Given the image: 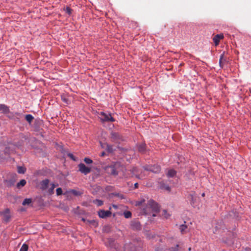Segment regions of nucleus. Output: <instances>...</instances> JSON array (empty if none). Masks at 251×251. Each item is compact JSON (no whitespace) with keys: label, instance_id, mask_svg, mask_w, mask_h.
<instances>
[{"label":"nucleus","instance_id":"4468645a","mask_svg":"<svg viewBox=\"0 0 251 251\" xmlns=\"http://www.w3.org/2000/svg\"><path fill=\"white\" fill-rule=\"evenodd\" d=\"M138 150L139 152L144 153L146 151V146L145 143H142L138 145Z\"/></svg>","mask_w":251,"mask_h":251},{"label":"nucleus","instance_id":"c9c22d12","mask_svg":"<svg viewBox=\"0 0 251 251\" xmlns=\"http://www.w3.org/2000/svg\"><path fill=\"white\" fill-rule=\"evenodd\" d=\"M62 100L65 102H66V103H68V100L65 98H63V97H62Z\"/></svg>","mask_w":251,"mask_h":251},{"label":"nucleus","instance_id":"a211bd4d","mask_svg":"<svg viewBox=\"0 0 251 251\" xmlns=\"http://www.w3.org/2000/svg\"><path fill=\"white\" fill-rule=\"evenodd\" d=\"M225 52H223L220 55L219 59V64L221 67H223L224 62L226 61V59L224 58Z\"/></svg>","mask_w":251,"mask_h":251},{"label":"nucleus","instance_id":"412c9836","mask_svg":"<svg viewBox=\"0 0 251 251\" xmlns=\"http://www.w3.org/2000/svg\"><path fill=\"white\" fill-rule=\"evenodd\" d=\"M4 154H5V156H4L3 155V154L2 153H1L0 154V155L1 156V158H5L6 157V156H8V154L10 153V150H9V148H5V149L4 151Z\"/></svg>","mask_w":251,"mask_h":251},{"label":"nucleus","instance_id":"2f4dec72","mask_svg":"<svg viewBox=\"0 0 251 251\" xmlns=\"http://www.w3.org/2000/svg\"><path fill=\"white\" fill-rule=\"evenodd\" d=\"M145 202V200L143 199L140 201H137L136 202V206H140L142 205L143 203H144Z\"/></svg>","mask_w":251,"mask_h":251},{"label":"nucleus","instance_id":"58836bf2","mask_svg":"<svg viewBox=\"0 0 251 251\" xmlns=\"http://www.w3.org/2000/svg\"><path fill=\"white\" fill-rule=\"evenodd\" d=\"M68 156H69L70 158H72L73 160H75V158H74V156H73V155L72 154H70H70H68Z\"/></svg>","mask_w":251,"mask_h":251},{"label":"nucleus","instance_id":"a19ab883","mask_svg":"<svg viewBox=\"0 0 251 251\" xmlns=\"http://www.w3.org/2000/svg\"><path fill=\"white\" fill-rule=\"evenodd\" d=\"M134 187H135V188H137L138 187V184L137 183H135L134 184Z\"/></svg>","mask_w":251,"mask_h":251},{"label":"nucleus","instance_id":"39448f33","mask_svg":"<svg viewBox=\"0 0 251 251\" xmlns=\"http://www.w3.org/2000/svg\"><path fill=\"white\" fill-rule=\"evenodd\" d=\"M145 170L152 172L154 173H158L160 171V167L158 165L147 166L144 167Z\"/></svg>","mask_w":251,"mask_h":251},{"label":"nucleus","instance_id":"bb28decb","mask_svg":"<svg viewBox=\"0 0 251 251\" xmlns=\"http://www.w3.org/2000/svg\"><path fill=\"white\" fill-rule=\"evenodd\" d=\"M25 172V169L24 167L19 166L18 167V172L19 174H24Z\"/></svg>","mask_w":251,"mask_h":251},{"label":"nucleus","instance_id":"423d86ee","mask_svg":"<svg viewBox=\"0 0 251 251\" xmlns=\"http://www.w3.org/2000/svg\"><path fill=\"white\" fill-rule=\"evenodd\" d=\"M78 167L79 171L84 175H87L91 172V168L86 166L83 163L79 164Z\"/></svg>","mask_w":251,"mask_h":251},{"label":"nucleus","instance_id":"f257e3e1","mask_svg":"<svg viewBox=\"0 0 251 251\" xmlns=\"http://www.w3.org/2000/svg\"><path fill=\"white\" fill-rule=\"evenodd\" d=\"M159 211V207L157 203L152 200L148 201L146 206L142 209L141 213L145 215H151L155 217Z\"/></svg>","mask_w":251,"mask_h":251},{"label":"nucleus","instance_id":"2eb2a0df","mask_svg":"<svg viewBox=\"0 0 251 251\" xmlns=\"http://www.w3.org/2000/svg\"><path fill=\"white\" fill-rule=\"evenodd\" d=\"M131 172L133 175H135V176L139 179L143 178L144 176L142 175H139L138 174V169L136 168H133L131 170Z\"/></svg>","mask_w":251,"mask_h":251},{"label":"nucleus","instance_id":"f704fd0d","mask_svg":"<svg viewBox=\"0 0 251 251\" xmlns=\"http://www.w3.org/2000/svg\"><path fill=\"white\" fill-rule=\"evenodd\" d=\"M71 192H72L73 194H74V195H78V192H77L75 190H71Z\"/></svg>","mask_w":251,"mask_h":251},{"label":"nucleus","instance_id":"37998d69","mask_svg":"<svg viewBox=\"0 0 251 251\" xmlns=\"http://www.w3.org/2000/svg\"><path fill=\"white\" fill-rule=\"evenodd\" d=\"M87 222L88 223H93V222H94V221H90L87 220Z\"/></svg>","mask_w":251,"mask_h":251},{"label":"nucleus","instance_id":"f8f14e48","mask_svg":"<svg viewBox=\"0 0 251 251\" xmlns=\"http://www.w3.org/2000/svg\"><path fill=\"white\" fill-rule=\"evenodd\" d=\"M2 215L4 218V220L7 222L9 221L10 218V210L8 209H5L3 212H2Z\"/></svg>","mask_w":251,"mask_h":251},{"label":"nucleus","instance_id":"f3484780","mask_svg":"<svg viewBox=\"0 0 251 251\" xmlns=\"http://www.w3.org/2000/svg\"><path fill=\"white\" fill-rule=\"evenodd\" d=\"M176 174V172L173 170V169H170L168 170V173L167 174V176L168 177H174Z\"/></svg>","mask_w":251,"mask_h":251},{"label":"nucleus","instance_id":"72a5a7b5","mask_svg":"<svg viewBox=\"0 0 251 251\" xmlns=\"http://www.w3.org/2000/svg\"><path fill=\"white\" fill-rule=\"evenodd\" d=\"M66 12L70 15L72 13V9L70 7H68L66 8Z\"/></svg>","mask_w":251,"mask_h":251},{"label":"nucleus","instance_id":"4c0bfd02","mask_svg":"<svg viewBox=\"0 0 251 251\" xmlns=\"http://www.w3.org/2000/svg\"><path fill=\"white\" fill-rule=\"evenodd\" d=\"M147 237L149 239H151V238H153V236H151L149 234H147Z\"/></svg>","mask_w":251,"mask_h":251},{"label":"nucleus","instance_id":"9d476101","mask_svg":"<svg viewBox=\"0 0 251 251\" xmlns=\"http://www.w3.org/2000/svg\"><path fill=\"white\" fill-rule=\"evenodd\" d=\"M50 180L48 179H45L44 180H43L40 182V188L42 190H46L49 185Z\"/></svg>","mask_w":251,"mask_h":251},{"label":"nucleus","instance_id":"473e14b6","mask_svg":"<svg viewBox=\"0 0 251 251\" xmlns=\"http://www.w3.org/2000/svg\"><path fill=\"white\" fill-rule=\"evenodd\" d=\"M114 195L115 196H116V197H118L120 198L121 199H125V196L123 194H122L115 193V194H114Z\"/></svg>","mask_w":251,"mask_h":251},{"label":"nucleus","instance_id":"6e6552de","mask_svg":"<svg viewBox=\"0 0 251 251\" xmlns=\"http://www.w3.org/2000/svg\"><path fill=\"white\" fill-rule=\"evenodd\" d=\"M98 215L100 218H105L110 217L111 215V212L109 210H100L98 212Z\"/></svg>","mask_w":251,"mask_h":251},{"label":"nucleus","instance_id":"7c9ffc66","mask_svg":"<svg viewBox=\"0 0 251 251\" xmlns=\"http://www.w3.org/2000/svg\"><path fill=\"white\" fill-rule=\"evenodd\" d=\"M84 162L88 164H91L93 162V161L92 159L89 158H85L84 159Z\"/></svg>","mask_w":251,"mask_h":251},{"label":"nucleus","instance_id":"aec40b11","mask_svg":"<svg viewBox=\"0 0 251 251\" xmlns=\"http://www.w3.org/2000/svg\"><path fill=\"white\" fill-rule=\"evenodd\" d=\"M32 202V199L30 198L25 199L22 202V204L24 206L28 205Z\"/></svg>","mask_w":251,"mask_h":251},{"label":"nucleus","instance_id":"7ed1b4c3","mask_svg":"<svg viewBox=\"0 0 251 251\" xmlns=\"http://www.w3.org/2000/svg\"><path fill=\"white\" fill-rule=\"evenodd\" d=\"M119 166V164L117 163L114 165L106 167V172L110 175L117 176L118 174L117 168Z\"/></svg>","mask_w":251,"mask_h":251},{"label":"nucleus","instance_id":"49530a36","mask_svg":"<svg viewBox=\"0 0 251 251\" xmlns=\"http://www.w3.org/2000/svg\"><path fill=\"white\" fill-rule=\"evenodd\" d=\"M204 195H205L204 193H203V194H202V197H204Z\"/></svg>","mask_w":251,"mask_h":251},{"label":"nucleus","instance_id":"1a4fd4ad","mask_svg":"<svg viewBox=\"0 0 251 251\" xmlns=\"http://www.w3.org/2000/svg\"><path fill=\"white\" fill-rule=\"evenodd\" d=\"M125 251H137V247L132 243L126 244L125 245Z\"/></svg>","mask_w":251,"mask_h":251},{"label":"nucleus","instance_id":"b1692460","mask_svg":"<svg viewBox=\"0 0 251 251\" xmlns=\"http://www.w3.org/2000/svg\"><path fill=\"white\" fill-rule=\"evenodd\" d=\"M26 184V181L25 179H22L19 182L17 183V187H20L21 186H24Z\"/></svg>","mask_w":251,"mask_h":251},{"label":"nucleus","instance_id":"a878e982","mask_svg":"<svg viewBox=\"0 0 251 251\" xmlns=\"http://www.w3.org/2000/svg\"><path fill=\"white\" fill-rule=\"evenodd\" d=\"M28 246L26 244H24L21 248L20 251H27Z\"/></svg>","mask_w":251,"mask_h":251},{"label":"nucleus","instance_id":"9b49d317","mask_svg":"<svg viewBox=\"0 0 251 251\" xmlns=\"http://www.w3.org/2000/svg\"><path fill=\"white\" fill-rule=\"evenodd\" d=\"M223 38H224V35L223 34H217L216 35H215L213 38V40L215 44V46L218 45L220 40L222 39Z\"/></svg>","mask_w":251,"mask_h":251},{"label":"nucleus","instance_id":"c85d7f7f","mask_svg":"<svg viewBox=\"0 0 251 251\" xmlns=\"http://www.w3.org/2000/svg\"><path fill=\"white\" fill-rule=\"evenodd\" d=\"M56 195L60 196L63 194L62 190L61 188H58L56 189Z\"/></svg>","mask_w":251,"mask_h":251},{"label":"nucleus","instance_id":"de8ad7c7","mask_svg":"<svg viewBox=\"0 0 251 251\" xmlns=\"http://www.w3.org/2000/svg\"><path fill=\"white\" fill-rule=\"evenodd\" d=\"M82 220H83L84 222H85V220L84 219H83V218L82 219Z\"/></svg>","mask_w":251,"mask_h":251},{"label":"nucleus","instance_id":"f03ea898","mask_svg":"<svg viewBox=\"0 0 251 251\" xmlns=\"http://www.w3.org/2000/svg\"><path fill=\"white\" fill-rule=\"evenodd\" d=\"M100 118L102 122H114L115 120L112 117L110 113H106L103 112H101L100 114Z\"/></svg>","mask_w":251,"mask_h":251},{"label":"nucleus","instance_id":"c756f323","mask_svg":"<svg viewBox=\"0 0 251 251\" xmlns=\"http://www.w3.org/2000/svg\"><path fill=\"white\" fill-rule=\"evenodd\" d=\"M178 248H179V245H176L174 247L170 248L169 249V251H178Z\"/></svg>","mask_w":251,"mask_h":251},{"label":"nucleus","instance_id":"cd10ccee","mask_svg":"<svg viewBox=\"0 0 251 251\" xmlns=\"http://www.w3.org/2000/svg\"><path fill=\"white\" fill-rule=\"evenodd\" d=\"M93 202L97 205L98 206H101L103 204V201L99 200H96L93 201Z\"/></svg>","mask_w":251,"mask_h":251},{"label":"nucleus","instance_id":"4be33fe9","mask_svg":"<svg viewBox=\"0 0 251 251\" xmlns=\"http://www.w3.org/2000/svg\"><path fill=\"white\" fill-rule=\"evenodd\" d=\"M25 118L29 123H31L34 118L31 115L28 114L25 116Z\"/></svg>","mask_w":251,"mask_h":251},{"label":"nucleus","instance_id":"6ab92c4d","mask_svg":"<svg viewBox=\"0 0 251 251\" xmlns=\"http://www.w3.org/2000/svg\"><path fill=\"white\" fill-rule=\"evenodd\" d=\"M50 185L51 187L48 189V193L49 195H52L54 193V189L57 186V184L55 185L54 183H51Z\"/></svg>","mask_w":251,"mask_h":251},{"label":"nucleus","instance_id":"20e7f679","mask_svg":"<svg viewBox=\"0 0 251 251\" xmlns=\"http://www.w3.org/2000/svg\"><path fill=\"white\" fill-rule=\"evenodd\" d=\"M110 140L115 143H120L123 140L122 136L118 132L111 131L110 135Z\"/></svg>","mask_w":251,"mask_h":251},{"label":"nucleus","instance_id":"09e8293b","mask_svg":"<svg viewBox=\"0 0 251 251\" xmlns=\"http://www.w3.org/2000/svg\"><path fill=\"white\" fill-rule=\"evenodd\" d=\"M218 226H216V228H218Z\"/></svg>","mask_w":251,"mask_h":251},{"label":"nucleus","instance_id":"79ce46f5","mask_svg":"<svg viewBox=\"0 0 251 251\" xmlns=\"http://www.w3.org/2000/svg\"><path fill=\"white\" fill-rule=\"evenodd\" d=\"M104 155H105V152H104V151H103V152H102L101 153L100 156H104Z\"/></svg>","mask_w":251,"mask_h":251},{"label":"nucleus","instance_id":"c03bdc74","mask_svg":"<svg viewBox=\"0 0 251 251\" xmlns=\"http://www.w3.org/2000/svg\"><path fill=\"white\" fill-rule=\"evenodd\" d=\"M113 207L115 209L117 208V206L116 205H113Z\"/></svg>","mask_w":251,"mask_h":251},{"label":"nucleus","instance_id":"0eeeda50","mask_svg":"<svg viewBox=\"0 0 251 251\" xmlns=\"http://www.w3.org/2000/svg\"><path fill=\"white\" fill-rule=\"evenodd\" d=\"M130 226L131 228L134 230H140L142 227L140 223L137 220L131 221Z\"/></svg>","mask_w":251,"mask_h":251},{"label":"nucleus","instance_id":"ddd939ff","mask_svg":"<svg viewBox=\"0 0 251 251\" xmlns=\"http://www.w3.org/2000/svg\"><path fill=\"white\" fill-rule=\"evenodd\" d=\"M102 147L103 148H105L106 150L109 153H113L115 151V149H113L112 146L106 143L103 144Z\"/></svg>","mask_w":251,"mask_h":251},{"label":"nucleus","instance_id":"ea45409f","mask_svg":"<svg viewBox=\"0 0 251 251\" xmlns=\"http://www.w3.org/2000/svg\"><path fill=\"white\" fill-rule=\"evenodd\" d=\"M165 189L168 191H170L171 189L170 187L169 186H166Z\"/></svg>","mask_w":251,"mask_h":251},{"label":"nucleus","instance_id":"e433bc0d","mask_svg":"<svg viewBox=\"0 0 251 251\" xmlns=\"http://www.w3.org/2000/svg\"><path fill=\"white\" fill-rule=\"evenodd\" d=\"M190 196L191 197V199L192 200V202H191V204H193L194 203L193 202V199H194V197L192 195H190Z\"/></svg>","mask_w":251,"mask_h":251},{"label":"nucleus","instance_id":"a18cd8bd","mask_svg":"<svg viewBox=\"0 0 251 251\" xmlns=\"http://www.w3.org/2000/svg\"><path fill=\"white\" fill-rule=\"evenodd\" d=\"M188 251H191V247L189 248Z\"/></svg>","mask_w":251,"mask_h":251},{"label":"nucleus","instance_id":"393cba45","mask_svg":"<svg viewBox=\"0 0 251 251\" xmlns=\"http://www.w3.org/2000/svg\"><path fill=\"white\" fill-rule=\"evenodd\" d=\"M187 228V226H186L185 225H181V226H180L179 229L182 234L184 233L185 230Z\"/></svg>","mask_w":251,"mask_h":251},{"label":"nucleus","instance_id":"dca6fc26","mask_svg":"<svg viewBox=\"0 0 251 251\" xmlns=\"http://www.w3.org/2000/svg\"><path fill=\"white\" fill-rule=\"evenodd\" d=\"M8 107L4 104H0V111H1L3 113H7L9 112Z\"/></svg>","mask_w":251,"mask_h":251},{"label":"nucleus","instance_id":"5701e85b","mask_svg":"<svg viewBox=\"0 0 251 251\" xmlns=\"http://www.w3.org/2000/svg\"><path fill=\"white\" fill-rule=\"evenodd\" d=\"M124 215L126 218L128 219L131 217L132 214L129 211H126L124 212Z\"/></svg>","mask_w":251,"mask_h":251}]
</instances>
